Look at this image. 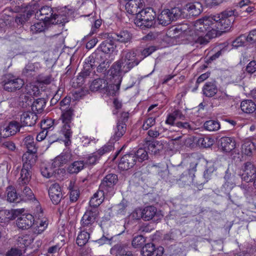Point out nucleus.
I'll use <instances>...</instances> for the list:
<instances>
[{
  "instance_id": "1",
  "label": "nucleus",
  "mask_w": 256,
  "mask_h": 256,
  "mask_svg": "<svg viewBox=\"0 0 256 256\" xmlns=\"http://www.w3.org/2000/svg\"><path fill=\"white\" fill-rule=\"evenodd\" d=\"M238 14L236 10L227 9L216 15L178 25L174 31L178 36H186L190 45L196 48L202 47L208 44L211 39L220 36L230 28Z\"/></svg>"
},
{
  "instance_id": "2",
  "label": "nucleus",
  "mask_w": 256,
  "mask_h": 256,
  "mask_svg": "<svg viewBox=\"0 0 256 256\" xmlns=\"http://www.w3.org/2000/svg\"><path fill=\"white\" fill-rule=\"evenodd\" d=\"M156 13L151 8H146L139 10L134 22L141 28H150L156 23Z\"/></svg>"
},
{
  "instance_id": "3",
  "label": "nucleus",
  "mask_w": 256,
  "mask_h": 256,
  "mask_svg": "<svg viewBox=\"0 0 256 256\" xmlns=\"http://www.w3.org/2000/svg\"><path fill=\"white\" fill-rule=\"evenodd\" d=\"M70 157L69 154H62L56 156L53 160L52 164H46L42 167V174L46 178H50L56 172V168L66 163L69 160Z\"/></svg>"
},
{
  "instance_id": "4",
  "label": "nucleus",
  "mask_w": 256,
  "mask_h": 256,
  "mask_svg": "<svg viewBox=\"0 0 256 256\" xmlns=\"http://www.w3.org/2000/svg\"><path fill=\"white\" fill-rule=\"evenodd\" d=\"M62 114L60 118L62 120V126L61 132L67 140L66 142V144H68V142L70 141V138L72 136V131L71 128L73 124L72 120L74 118V110L72 108H68L66 110H62Z\"/></svg>"
},
{
  "instance_id": "5",
  "label": "nucleus",
  "mask_w": 256,
  "mask_h": 256,
  "mask_svg": "<svg viewBox=\"0 0 256 256\" xmlns=\"http://www.w3.org/2000/svg\"><path fill=\"white\" fill-rule=\"evenodd\" d=\"M98 214V208L96 207L88 208L81 219L80 230H87L89 232H92Z\"/></svg>"
},
{
  "instance_id": "6",
  "label": "nucleus",
  "mask_w": 256,
  "mask_h": 256,
  "mask_svg": "<svg viewBox=\"0 0 256 256\" xmlns=\"http://www.w3.org/2000/svg\"><path fill=\"white\" fill-rule=\"evenodd\" d=\"M37 14H38V12H37ZM39 14L42 16L40 18L42 20L52 24H61L64 22V18L62 16L57 14L50 7L48 6L41 8L39 11Z\"/></svg>"
},
{
  "instance_id": "7",
  "label": "nucleus",
  "mask_w": 256,
  "mask_h": 256,
  "mask_svg": "<svg viewBox=\"0 0 256 256\" xmlns=\"http://www.w3.org/2000/svg\"><path fill=\"white\" fill-rule=\"evenodd\" d=\"M182 10L178 8H174L170 10H164L158 17L159 24L167 26L172 21L176 20L180 17Z\"/></svg>"
},
{
  "instance_id": "8",
  "label": "nucleus",
  "mask_w": 256,
  "mask_h": 256,
  "mask_svg": "<svg viewBox=\"0 0 256 256\" xmlns=\"http://www.w3.org/2000/svg\"><path fill=\"white\" fill-rule=\"evenodd\" d=\"M118 176L110 174L106 176L100 185V190L106 192L107 196H112L114 193L115 185L118 182Z\"/></svg>"
},
{
  "instance_id": "9",
  "label": "nucleus",
  "mask_w": 256,
  "mask_h": 256,
  "mask_svg": "<svg viewBox=\"0 0 256 256\" xmlns=\"http://www.w3.org/2000/svg\"><path fill=\"white\" fill-rule=\"evenodd\" d=\"M2 84L4 90L8 92H14L22 87L24 82L22 78L8 74L5 76Z\"/></svg>"
},
{
  "instance_id": "10",
  "label": "nucleus",
  "mask_w": 256,
  "mask_h": 256,
  "mask_svg": "<svg viewBox=\"0 0 256 256\" xmlns=\"http://www.w3.org/2000/svg\"><path fill=\"white\" fill-rule=\"evenodd\" d=\"M110 71V75L114 78L115 76L117 77L118 80V83L111 85V87H113V90L112 91L108 90L110 94L114 95L119 90L122 76L126 72H124L123 68L118 60L112 64Z\"/></svg>"
},
{
  "instance_id": "11",
  "label": "nucleus",
  "mask_w": 256,
  "mask_h": 256,
  "mask_svg": "<svg viewBox=\"0 0 256 256\" xmlns=\"http://www.w3.org/2000/svg\"><path fill=\"white\" fill-rule=\"evenodd\" d=\"M37 212L34 213L36 218H37L33 224V232L37 234H41L48 226V221L46 218H44L42 211L40 208H36Z\"/></svg>"
},
{
  "instance_id": "12",
  "label": "nucleus",
  "mask_w": 256,
  "mask_h": 256,
  "mask_svg": "<svg viewBox=\"0 0 256 256\" xmlns=\"http://www.w3.org/2000/svg\"><path fill=\"white\" fill-rule=\"evenodd\" d=\"M160 108L158 107V105L152 104L148 108V117L144 122L142 128L144 130H148L150 128L154 126L156 124V119L159 116L160 114L158 113Z\"/></svg>"
},
{
  "instance_id": "13",
  "label": "nucleus",
  "mask_w": 256,
  "mask_h": 256,
  "mask_svg": "<svg viewBox=\"0 0 256 256\" xmlns=\"http://www.w3.org/2000/svg\"><path fill=\"white\" fill-rule=\"evenodd\" d=\"M143 220H150L154 218V220L158 221L161 220L163 215L160 211H158L157 208L154 206H148L143 209Z\"/></svg>"
},
{
  "instance_id": "14",
  "label": "nucleus",
  "mask_w": 256,
  "mask_h": 256,
  "mask_svg": "<svg viewBox=\"0 0 256 256\" xmlns=\"http://www.w3.org/2000/svg\"><path fill=\"white\" fill-rule=\"evenodd\" d=\"M164 250L162 246L156 248L153 244L148 243L142 248L141 254L143 256H162Z\"/></svg>"
},
{
  "instance_id": "15",
  "label": "nucleus",
  "mask_w": 256,
  "mask_h": 256,
  "mask_svg": "<svg viewBox=\"0 0 256 256\" xmlns=\"http://www.w3.org/2000/svg\"><path fill=\"white\" fill-rule=\"evenodd\" d=\"M136 162V158L134 154H128L123 156L118 163L120 169L128 170L132 168Z\"/></svg>"
},
{
  "instance_id": "16",
  "label": "nucleus",
  "mask_w": 256,
  "mask_h": 256,
  "mask_svg": "<svg viewBox=\"0 0 256 256\" xmlns=\"http://www.w3.org/2000/svg\"><path fill=\"white\" fill-rule=\"evenodd\" d=\"M34 221V217L30 214L21 215L16 220L18 227L22 230H28L32 227Z\"/></svg>"
},
{
  "instance_id": "17",
  "label": "nucleus",
  "mask_w": 256,
  "mask_h": 256,
  "mask_svg": "<svg viewBox=\"0 0 256 256\" xmlns=\"http://www.w3.org/2000/svg\"><path fill=\"white\" fill-rule=\"evenodd\" d=\"M256 173L254 165L250 162H246L244 164L242 172L240 174L242 179L246 182H250L254 179Z\"/></svg>"
},
{
  "instance_id": "18",
  "label": "nucleus",
  "mask_w": 256,
  "mask_h": 256,
  "mask_svg": "<svg viewBox=\"0 0 256 256\" xmlns=\"http://www.w3.org/2000/svg\"><path fill=\"white\" fill-rule=\"evenodd\" d=\"M22 126L16 121H12L10 122L8 126L0 130V135L1 137L7 138L15 134L20 131Z\"/></svg>"
},
{
  "instance_id": "19",
  "label": "nucleus",
  "mask_w": 256,
  "mask_h": 256,
  "mask_svg": "<svg viewBox=\"0 0 256 256\" xmlns=\"http://www.w3.org/2000/svg\"><path fill=\"white\" fill-rule=\"evenodd\" d=\"M31 168L30 165L23 164L20 172V176L18 180L19 186H24L29 183L32 177Z\"/></svg>"
},
{
  "instance_id": "20",
  "label": "nucleus",
  "mask_w": 256,
  "mask_h": 256,
  "mask_svg": "<svg viewBox=\"0 0 256 256\" xmlns=\"http://www.w3.org/2000/svg\"><path fill=\"white\" fill-rule=\"evenodd\" d=\"M111 85L108 86V82L106 80L102 78H97L92 82L90 88L93 92L103 90L107 92L108 94L110 95L108 92V90L112 91L113 90V87H111Z\"/></svg>"
},
{
  "instance_id": "21",
  "label": "nucleus",
  "mask_w": 256,
  "mask_h": 256,
  "mask_svg": "<svg viewBox=\"0 0 256 256\" xmlns=\"http://www.w3.org/2000/svg\"><path fill=\"white\" fill-rule=\"evenodd\" d=\"M50 198L54 204H58L61 200L62 195L60 187L58 184L51 185L48 190Z\"/></svg>"
},
{
  "instance_id": "22",
  "label": "nucleus",
  "mask_w": 256,
  "mask_h": 256,
  "mask_svg": "<svg viewBox=\"0 0 256 256\" xmlns=\"http://www.w3.org/2000/svg\"><path fill=\"white\" fill-rule=\"evenodd\" d=\"M37 119L38 116L34 112H24L20 116L21 126H32L36 124Z\"/></svg>"
},
{
  "instance_id": "23",
  "label": "nucleus",
  "mask_w": 256,
  "mask_h": 256,
  "mask_svg": "<svg viewBox=\"0 0 256 256\" xmlns=\"http://www.w3.org/2000/svg\"><path fill=\"white\" fill-rule=\"evenodd\" d=\"M111 254L114 256H135L126 244H117L110 249Z\"/></svg>"
},
{
  "instance_id": "24",
  "label": "nucleus",
  "mask_w": 256,
  "mask_h": 256,
  "mask_svg": "<svg viewBox=\"0 0 256 256\" xmlns=\"http://www.w3.org/2000/svg\"><path fill=\"white\" fill-rule=\"evenodd\" d=\"M125 6L126 12L130 14H136L138 10L142 8L144 6L142 0H128Z\"/></svg>"
},
{
  "instance_id": "25",
  "label": "nucleus",
  "mask_w": 256,
  "mask_h": 256,
  "mask_svg": "<svg viewBox=\"0 0 256 256\" xmlns=\"http://www.w3.org/2000/svg\"><path fill=\"white\" fill-rule=\"evenodd\" d=\"M34 240L33 236L30 234L21 235L16 239V245L22 250L31 249L28 248V246Z\"/></svg>"
},
{
  "instance_id": "26",
  "label": "nucleus",
  "mask_w": 256,
  "mask_h": 256,
  "mask_svg": "<svg viewBox=\"0 0 256 256\" xmlns=\"http://www.w3.org/2000/svg\"><path fill=\"white\" fill-rule=\"evenodd\" d=\"M184 10L186 11L190 16H198L202 12V4L198 2H189L186 5Z\"/></svg>"
},
{
  "instance_id": "27",
  "label": "nucleus",
  "mask_w": 256,
  "mask_h": 256,
  "mask_svg": "<svg viewBox=\"0 0 256 256\" xmlns=\"http://www.w3.org/2000/svg\"><path fill=\"white\" fill-rule=\"evenodd\" d=\"M220 143L222 150L226 152H231L236 147L235 140L232 138L222 137L220 139Z\"/></svg>"
},
{
  "instance_id": "28",
  "label": "nucleus",
  "mask_w": 256,
  "mask_h": 256,
  "mask_svg": "<svg viewBox=\"0 0 256 256\" xmlns=\"http://www.w3.org/2000/svg\"><path fill=\"white\" fill-rule=\"evenodd\" d=\"M121 56L130 64L133 68L138 64L140 60L137 57V52L134 50L124 51Z\"/></svg>"
},
{
  "instance_id": "29",
  "label": "nucleus",
  "mask_w": 256,
  "mask_h": 256,
  "mask_svg": "<svg viewBox=\"0 0 256 256\" xmlns=\"http://www.w3.org/2000/svg\"><path fill=\"white\" fill-rule=\"evenodd\" d=\"M112 38L120 42L126 44L130 42L132 35L126 30H121L113 34Z\"/></svg>"
},
{
  "instance_id": "30",
  "label": "nucleus",
  "mask_w": 256,
  "mask_h": 256,
  "mask_svg": "<svg viewBox=\"0 0 256 256\" xmlns=\"http://www.w3.org/2000/svg\"><path fill=\"white\" fill-rule=\"evenodd\" d=\"M105 196H107L106 194V192H104L100 190V187L99 186L98 190L94 194L90 200L89 202L90 206V208L96 207L98 208V206H99L104 201Z\"/></svg>"
},
{
  "instance_id": "31",
  "label": "nucleus",
  "mask_w": 256,
  "mask_h": 256,
  "mask_svg": "<svg viewBox=\"0 0 256 256\" xmlns=\"http://www.w3.org/2000/svg\"><path fill=\"white\" fill-rule=\"evenodd\" d=\"M34 250L32 249L22 250L19 248H12L7 254V256H34Z\"/></svg>"
},
{
  "instance_id": "32",
  "label": "nucleus",
  "mask_w": 256,
  "mask_h": 256,
  "mask_svg": "<svg viewBox=\"0 0 256 256\" xmlns=\"http://www.w3.org/2000/svg\"><path fill=\"white\" fill-rule=\"evenodd\" d=\"M242 152L247 156H250L256 152V142L246 141L242 146Z\"/></svg>"
},
{
  "instance_id": "33",
  "label": "nucleus",
  "mask_w": 256,
  "mask_h": 256,
  "mask_svg": "<svg viewBox=\"0 0 256 256\" xmlns=\"http://www.w3.org/2000/svg\"><path fill=\"white\" fill-rule=\"evenodd\" d=\"M92 232L87 230H80L76 238V244L78 246H82L85 245L88 242Z\"/></svg>"
},
{
  "instance_id": "34",
  "label": "nucleus",
  "mask_w": 256,
  "mask_h": 256,
  "mask_svg": "<svg viewBox=\"0 0 256 256\" xmlns=\"http://www.w3.org/2000/svg\"><path fill=\"white\" fill-rule=\"evenodd\" d=\"M241 110L245 113H252L256 110V104L252 100H242L240 104Z\"/></svg>"
},
{
  "instance_id": "35",
  "label": "nucleus",
  "mask_w": 256,
  "mask_h": 256,
  "mask_svg": "<svg viewBox=\"0 0 256 256\" xmlns=\"http://www.w3.org/2000/svg\"><path fill=\"white\" fill-rule=\"evenodd\" d=\"M36 152H32L28 150L22 156V160L23 164L30 165L32 168V166L36 162Z\"/></svg>"
},
{
  "instance_id": "36",
  "label": "nucleus",
  "mask_w": 256,
  "mask_h": 256,
  "mask_svg": "<svg viewBox=\"0 0 256 256\" xmlns=\"http://www.w3.org/2000/svg\"><path fill=\"white\" fill-rule=\"evenodd\" d=\"M6 200L10 202H18L19 201L18 194L12 186H8L6 191Z\"/></svg>"
},
{
  "instance_id": "37",
  "label": "nucleus",
  "mask_w": 256,
  "mask_h": 256,
  "mask_svg": "<svg viewBox=\"0 0 256 256\" xmlns=\"http://www.w3.org/2000/svg\"><path fill=\"white\" fill-rule=\"evenodd\" d=\"M126 130V124L121 121H118L116 128L114 130V134L113 138L116 141L118 140L125 133Z\"/></svg>"
},
{
  "instance_id": "38",
  "label": "nucleus",
  "mask_w": 256,
  "mask_h": 256,
  "mask_svg": "<svg viewBox=\"0 0 256 256\" xmlns=\"http://www.w3.org/2000/svg\"><path fill=\"white\" fill-rule=\"evenodd\" d=\"M217 88L216 84L212 82H206L203 88L204 94L208 97H212L217 92Z\"/></svg>"
},
{
  "instance_id": "39",
  "label": "nucleus",
  "mask_w": 256,
  "mask_h": 256,
  "mask_svg": "<svg viewBox=\"0 0 256 256\" xmlns=\"http://www.w3.org/2000/svg\"><path fill=\"white\" fill-rule=\"evenodd\" d=\"M84 166V161H75L68 167V171L70 174H77L82 170Z\"/></svg>"
},
{
  "instance_id": "40",
  "label": "nucleus",
  "mask_w": 256,
  "mask_h": 256,
  "mask_svg": "<svg viewBox=\"0 0 256 256\" xmlns=\"http://www.w3.org/2000/svg\"><path fill=\"white\" fill-rule=\"evenodd\" d=\"M40 67L39 62L28 63L22 70V74L25 76H29L32 74V72L37 71Z\"/></svg>"
},
{
  "instance_id": "41",
  "label": "nucleus",
  "mask_w": 256,
  "mask_h": 256,
  "mask_svg": "<svg viewBox=\"0 0 256 256\" xmlns=\"http://www.w3.org/2000/svg\"><path fill=\"white\" fill-rule=\"evenodd\" d=\"M24 188H20L22 194L20 196L25 201L32 200H36L35 196L30 188L28 186H23Z\"/></svg>"
},
{
  "instance_id": "42",
  "label": "nucleus",
  "mask_w": 256,
  "mask_h": 256,
  "mask_svg": "<svg viewBox=\"0 0 256 256\" xmlns=\"http://www.w3.org/2000/svg\"><path fill=\"white\" fill-rule=\"evenodd\" d=\"M204 127L206 130L216 132L220 128V125L218 120H210L206 121L204 123Z\"/></svg>"
},
{
  "instance_id": "43",
  "label": "nucleus",
  "mask_w": 256,
  "mask_h": 256,
  "mask_svg": "<svg viewBox=\"0 0 256 256\" xmlns=\"http://www.w3.org/2000/svg\"><path fill=\"white\" fill-rule=\"evenodd\" d=\"M149 168H154L158 174L162 178H164L168 173V170L167 168L160 164H149Z\"/></svg>"
},
{
  "instance_id": "44",
  "label": "nucleus",
  "mask_w": 256,
  "mask_h": 256,
  "mask_svg": "<svg viewBox=\"0 0 256 256\" xmlns=\"http://www.w3.org/2000/svg\"><path fill=\"white\" fill-rule=\"evenodd\" d=\"M46 102L44 98H38L36 100L32 106V110L38 113H41L45 107Z\"/></svg>"
},
{
  "instance_id": "45",
  "label": "nucleus",
  "mask_w": 256,
  "mask_h": 256,
  "mask_svg": "<svg viewBox=\"0 0 256 256\" xmlns=\"http://www.w3.org/2000/svg\"><path fill=\"white\" fill-rule=\"evenodd\" d=\"M18 212V210H4L0 211V215L4 217L2 220H13L16 218Z\"/></svg>"
},
{
  "instance_id": "46",
  "label": "nucleus",
  "mask_w": 256,
  "mask_h": 256,
  "mask_svg": "<svg viewBox=\"0 0 256 256\" xmlns=\"http://www.w3.org/2000/svg\"><path fill=\"white\" fill-rule=\"evenodd\" d=\"M116 46L110 41L105 40L100 44V48L102 52L106 54L112 52L116 48Z\"/></svg>"
},
{
  "instance_id": "47",
  "label": "nucleus",
  "mask_w": 256,
  "mask_h": 256,
  "mask_svg": "<svg viewBox=\"0 0 256 256\" xmlns=\"http://www.w3.org/2000/svg\"><path fill=\"white\" fill-rule=\"evenodd\" d=\"M28 150L32 152H36V148L35 146L34 137L32 136H26L24 140Z\"/></svg>"
},
{
  "instance_id": "48",
  "label": "nucleus",
  "mask_w": 256,
  "mask_h": 256,
  "mask_svg": "<svg viewBox=\"0 0 256 256\" xmlns=\"http://www.w3.org/2000/svg\"><path fill=\"white\" fill-rule=\"evenodd\" d=\"M162 148L163 146L162 143L157 140L150 142L148 146L149 152L152 154H156L157 152L162 150Z\"/></svg>"
},
{
  "instance_id": "49",
  "label": "nucleus",
  "mask_w": 256,
  "mask_h": 256,
  "mask_svg": "<svg viewBox=\"0 0 256 256\" xmlns=\"http://www.w3.org/2000/svg\"><path fill=\"white\" fill-rule=\"evenodd\" d=\"M70 198L72 202H76L80 196V192L78 188L74 186H72V182L69 186Z\"/></svg>"
},
{
  "instance_id": "50",
  "label": "nucleus",
  "mask_w": 256,
  "mask_h": 256,
  "mask_svg": "<svg viewBox=\"0 0 256 256\" xmlns=\"http://www.w3.org/2000/svg\"><path fill=\"white\" fill-rule=\"evenodd\" d=\"M25 92L30 96H34L39 94V89L38 86L29 84L26 86Z\"/></svg>"
},
{
  "instance_id": "51",
  "label": "nucleus",
  "mask_w": 256,
  "mask_h": 256,
  "mask_svg": "<svg viewBox=\"0 0 256 256\" xmlns=\"http://www.w3.org/2000/svg\"><path fill=\"white\" fill-rule=\"evenodd\" d=\"M146 240L142 235L134 236L132 242V245L134 248H141L145 243Z\"/></svg>"
},
{
  "instance_id": "52",
  "label": "nucleus",
  "mask_w": 256,
  "mask_h": 256,
  "mask_svg": "<svg viewBox=\"0 0 256 256\" xmlns=\"http://www.w3.org/2000/svg\"><path fill=\"white\" fill-rule=\"evenodd\" d=\"M100 158L96 152L88 155L86 158V162H84L85 166H90L95 164L100 160Z\"/></svg>"
},
{
  "instance_id": "53",
  "label": "nucleus",
  "mask_w": 256,
  "mask_h": 256,
  "mask_svg": "<svg viewBox=\"0 0 256 256\" xmlns=\"http://www.w3.org/2000/svg\"><path fill=\"white\" fill-rule=\"evenodd\" d=\"M114 150V146L112 144H107L96 152L99 157L100 158L104 154L108 153Z\"/></svg>"
},
{
  "instance_id": "54",
  "label": "nucleus",
  "mask_w": 256,
  "mask_h": 256,
  "mask_svg": "<svg viewBox=\"0 0 256 256\" xmlns=\"http://www.w3.org/2000/svg\"><path fill=\"white\" fill-rule=\"evenodd\" d=\"M46 24L44 22H38L30 26V30L33 34L40 32L44 30Z\"/></svg>"
},
{
  "instance_id": "55",
  "label": "nucleus",
  "mask_w": 256,
  "mask_h": 256,
  "mask_svg": "<svg viewBox=\"0 0 256 256\" xmlns=\"http://www.w3.org/2000/svg\"><path fill=\"white\" fill-rule=\"evenodd\" d=\"M135 154L136 158H137L140 162H142L148 159V152L144 148H140L134 154Z\"/></svg>"
},
{
  "instance_id": "56",
  "label": "nucleus",
  "mask_w": 256,
  "mask_h": 256,
  "mask_svg": "<svg viewBox=\"0 0 256 256\" xmlns=\"http://www.w3.org/2000/svg\"><path fill=\"white\" fill-rule=\"evenodd\" d=\"M214 143V139L209 137L201 138L198 140V144L206 148L210 147Z\"/></svg>"
},
{
  "instance_id": "57",
  "label": "nucleus",
  "mask_w": 256,
  "mask_h": 256,
  "mask_svg": "<svg viewBox=\"0 0 256 256\" xmlns=\"http://www.w3.org/2000/svg\"><path fill=\"white\" fill-rule=\"evenodd\" d=\"M127 204L126 201H122L120 204L115 206L116 214L120 215H124L126 212Z\"/></svg>"
},
{
  "instance_id": "58",
  "label": "nucleus",
  "mask_w": 256,
  "mask_h": 256,
  "mask_svg": "<svg viewBox=\"0 0 256 256\" xmlns=\"http://www.w3.org/2000/svg\"><path fill=\"white\" fill-rule=\"evenodd\" d=\"M120 64L123 68V70L125 72H128L133 68V66L130 64V62H128L122 56L118 60Z\"/></svg>"
},
{
  "instance_id": "59",
  "label": "nucleus",
  "mask_w": 256,
  "mask_h": 256,
  "mask_svg": "<svg viewBox=\"0 0 256 256\" xmlns=\"http://www.w3.org/2000/svg\"><path fill=\"white\" fill-rule=\"evenodd\" d=\"M247 42V38L246 34H242L237 38L233 42V46L236 47H239L243 46L245 44V43Z\"/></svg>"
},
{
  "instance_id": "60",
  "label": "nucleus",
  "mask_w": 256,
  "mask_h": 256,
  "mask_svg": "<svg viewBox=\"0 0 256 256\" xmlns=\"http://www.w3.org/2000/svg\"><path fill=\"white\" fill-rule=\"evenodd\" d=\"M54 120L52 119L44 120L41 122V128L45 131H48L54 126Z\"/></svg>"
},
{
  "instance_id": "61",
  "label": "nucleus",
  "mask_w": 256,
  "mask_h": 256,
  "mask_svg": "<svg viewBox=\"0 0 256 256\" xmlns=\"http://www.w3.org/2000/svg\"><path fill=\"white\" fill-rule=\"evenodd\" d=\"M143 210L140 208H136L131 214V216L132 218L139 220L140 218L143 219Z\"/></svg>"
},
{
  "instance_id": "62",
  "label": "nucleus",
  "mask_w": 256,
  "mask_h": 256,
  "mask_svg": "<svg viewBox=\"0 0 256 256\" xmlns=\"http://www.w3.org/2000/svg\"><path fill=\"white\" fill-rule=\"evenodd\" d=\"M70 102V98H64L60 102V109L61 110H68L67 108H70L69 106Z\"/></svg>"
},
{
  "instance_id": "63",
  "label": "nucleus",
  "mask_w": 256,
  "mask_h": 256,
  "mask_svg": "<svg viewBox=\"0 0 256 256\" xmlns=\"http://www.w3.org/2000/svg\"><path fill=\"white\" fill-rule=\"evenodd\" d=\"M247 42L251 44L256 42V29L251 30L248 36H246Z\"/></svg>"
},
{
  "instance_id": "64",
  "label": "nucleus",
  "mask_w": 256,
  "mask_h": 256,
  "mask_svg": "<svg viewBox=\"0 0 256 256\" xmlns=\"http://www.w3.org/2000/svg\"><path fill=\"white\" fill-rule=\"evenodd\" d=\"M246 70L250 74H253L256 71V62L254 60L251 61L247 65Z\"/></svg>"
}]
</instances>
